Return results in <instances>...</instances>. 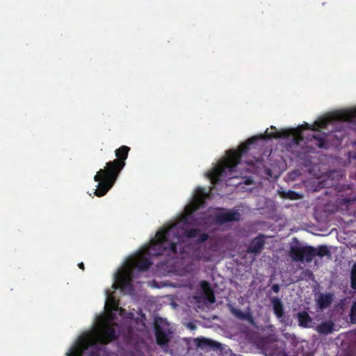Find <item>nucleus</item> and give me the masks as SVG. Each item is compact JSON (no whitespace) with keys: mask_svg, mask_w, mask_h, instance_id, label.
Wrapping results in <instances>:
<instances>
[{"mask_svg":"<svg viewBox=\"0 0 356 356\" xmlns=\"http://www.w3.org/2000/svg\"><path fill=\"white\" fill-rule=\"evenodd\" d=\"M158 238L155 236L154 238H152L150 241V244L148 246H145L143 251L140 252L137 257L134 259L131 264V268H136L140 271H145L149 268L152 263L150 260L145 257V255L156 257L157 255L152 254L149 252L151 247L153 245Z\"/></svg>","mask_w":356,"mask_h":356,"instance_id":"nucleus-7","label":"nucleus"},{"mask_svg":"<svg viewBox=\"0 0 356 356\" xmlns=\"http://www.w3.org/2000/svg\"><path fill=\"white\" fill-rule=\"evenodd\" d=\"M293 195H294V194L292 192H291V195H290L291 200L293 198Z\"/></svg>","mask_w":356,"mask_h":356,"instance_id":"nucleus-30","label":"nucleus"},{"mask_svg":"<svg viewBox=\"0 0 356 356\" xmlns=\"http://www.w3.org/2000/svg\"><path fill=\"white\" fill-rule=\"evenodd\" d=\"M188 327L191 329H193L195 327V326L191 323L188 324Z\"/></svg>","mask_w":356,"mask_h":356,"instance_id":"nucleus-28","label":"nucleus"},{"mask_svg":"<svg viewBox=\"0 0 356 356\" xmlns=\"http://www.w3.org/2000/svg\"><path fill=\"white\" fill-rule=\"evenodd\" d=\"M261 150L259 151V153H258V155L257 156H254L252 159H249V160H246L245 161V163L249 165H254V163H259L261 161Z\"/></svg>","mask_w":356,"mask_h":356,"instance_id":"nucleus-20","label":"nucleus"},{"mask_svg":"<svg viewBox=\"0 0 356 356\" xmlns=\"http://www.w3.org/2000/svg\"><path fill=\"white\" fill-rule=\"evenodd\" d=\"M275 314L277 318H282L284 314V307L278 298H273L271 300Z\"/></svg>","mask_w":356,"mask_h":356,"instance_id":"nucleus-16","label":"nucleus"},{"mask_svg":"<svg viewBox=\"0 0 356 356\" xmlns=\"http://www.w3.org/2000/svg\"><path fill=\"white\" fill-rule=\"evenodd\" d=\"M356 120V108L337 111L329 113L316 120L312 125L302 124L297 129H291V136L294 138L296 143L302 138V132L305 129L318 131L323 129L326 124L333 120Z\"/></svg>","mask_w":356,"mask_h":356,"instance_id":"nucleus-5","label":"nucleus"},{"mask_svg":"<svg viewBox=\"0 0 356 356\" xmlns=\"http://www.w3.org/2000/svg\"><path fill=\"white\" fill-rule=\"evenodd\" d=\"M332 300V298L331 295H321L318 298V304L321 308H324L329 305Z\"/></svg>","mask_w":356,"mask_h":356,"instance_id":"nucleus-17","label":"nucleus"},{"mask_svg":"<svg viewBox=\"0 0 356 356\" xmlns=\"http://www.w3.org/2000/svg\"><path fill=\"white\" fill-rule=\"evenodd\" d=\"M298 318H299L300 324L302 326L307 327V326L309 325V323H310L311 321L308 318V316H307V314H300L298 315Z\"/></svg>","mask_w":356,"mask_h":356,"instance_id":"nucleus-19","label":"nucleus"},{"mask_svg":"<svg viewBox=\"0 0 356 356\" xmlns=\"http://www.w3.org/2000/svg\"><path fill=\"white\" fill-rule=\"evenodd\" d=\"M197 348L205 349L209 348L213 350H218L221 348V343L205 337H197L194 339Z\"/></svg>","mask_w":356,"mask_h":356,"instance_id":"nucleus-13","label":"nucleus"},{"mask_svg":"<svg viewBox=\"0 0 356 356\" xmlns=\"http://www.w3.org/2000/svg\"><path fill=\"white\" fill-rule=\"evenodd\" d=\"M132 275L131 269L121 271L116 277V283L113 284L115 289H120L121 290L129 289L132 290Z\"/></svg>","mask_w":356,"mask_h":356,"instance_id":"nucleus-9","label":"nucleus"},{"mask_svg":"<svg viewBox=\"0 0 356 356\" xmlns=\"http://www.w3.org/2000/svg\"><path fill=\"white\" fill-rule=\"evenodd\" d=\"M202 288L204 289V293L205 296V299L209 303L215 302V296L213 291L210 288L209 284L207 281H202L201 283Z\"/></svg>","mask_w":356,"mask_h":356,"instance_id":"nucleus-15","label":"nucleus"},{"mask_svg":"<svg viewBox=\"0 0 356 356\" xmlns=\"http://www.w3.org/2000/svg\"><path fill=\"white\" fill-rule=\"evenodd\" d=\"M130 147L122 145L115 151L116 159L106 163L104 169H100L94 177V180L98 182L95 195L97 197L105 195L113 187L120 172L126 165Z\"/></svg>","mask_w":356,"mask_h":356,"instance_id":"nucleus-4","label":"nucleus"},{"mask_svg":"<svg viewBox=\"0 0 356 356\" xmlns=\"http://www.w3.org/2000/svg\"><path fill=\"white\" fill-rule=\"evenodd\" d=\"M179 222L173 224L167 229L159 231L156 234L158 241L151 247L149 252L154 255H162L171 254H176L178 252L177 244L181 245L184 238H193L197 237L196 245H200L209 239V234L200 233L198 228L184 229L179 227ZM183 224H184L182 222Z\"/></svg>","mask_w":356,"mask_h":356,"instance_id":"nucleus-2","label":"nucleus"},{"mask_svg":"<svg viewBox=\"0 0 356 356\" xmlns=\"http://www.w3.org/2000/svg\"><path fill=\"white\" fill-rule=\"evenodd\" d=\"M219 211L213 216V221L218 225H223L227 222L238 221L241 219V213L238 211L227 210L224 208H218Z\"/></svg>","mask_w":356,"mask_h":356,"instance_id":"nucleus-8","label":"nucleus"},{"mask_svg":"<svg viewBox=\"0 0 356 356\" xmlns=\"http://www.w3.org/2000/svg\"><path fill=\"white\" fill-rule=\"evenodd\" d=\"M78 266H79V268L80 269H81V270H83L85 269V268H84V264H83V262L79 263V264H78Z\"/></svg>","mask_w":356,"mask_h":356,"instance_id":"nucleus-27","label":"nucleus"},{"mask_svg":"<svg viewBox=\"0 0 356 356\" xmlns=\"http://www.w3.org/2000/svg\"><path fill=\"white\" fill-rule=\"evenodd\" d=\"M314 143L318 147H323L324 143L321 138H318L316 136H314Z\"/></svg>","mask_w":356,"mask_h":356,"instance_id":"nucleus-23","label":"nucleus"},{"mask_svg":"<svg viewBox=\"0 0 356 356\" xmlns=\"http://www.w3.org/2000/svg\"><path fill=\"white\" fill-rule=\"evenodd\" d=\"M209 194L206 192L205 188L198 186L195 190V194L192 202L188 204L184 212L180 216V221L184 225H190L194 226H201L206 223L207 218L204 213H202L200 216H195L194 213L204 205L205 199L208 197Z\"/></svg>","mask_w":356,"mask_h":356,"instance_id":"nucleus-6","label":"nucleus"},{"mask_svg":"<svg viewBox=\"0 0 356 356\" xmlns=\"http://www.w3.org/2000/svg\"><path fill=\"white\" fill-rule=\"evenodd\" d=\"M265 239L264 235H259L254 238L248 248L247 252L257 255L261 253L264 248Z\"/></svg>","mask_w":356,"mask_h":356,"instance_id":"nucleus-11","label":"nucleus"},{"mask_svg":"<svg viewBox=\"0 0 356 356\" xmlns=\"http://www.w3.org/2000/svg\"><path fill=\"white\" fill-rule=\"evenodd\" d=\"M133 334V330L131 327H127V334L124 336V339L125 343H129L131 341Z\"/></svg>","mask_w":356,"mask_h":356,"instance_id":"nucleus-21","label":"nucleus"},{"mask_svg":"<svg viewBox=\"0 0 356 356\" xmlns=\"http://www.w3.org/2000/svg\"><path fill=\"white\" fill-rule=\"evenodd\" d=\"M287 176H289V173H286V177Z\"/></svg>","mask_w":356,"mask_h":356,"instance_id":"nucleus-31","label":"nucleus"},{"mask_svg":"<svg viewBox=\"0 0 356 356\" xmlns=\"http://www.w3.org/2000/svg\"><path fill=\"white\" fill-rule=\"evenodd\" d=\"M154 330L156 343L162 347H168L170 341L169 334L157 324H155Z\"/></svg>","mask_w":356,"mask_h":356,"instance_id":"nucleus-12","label":"nucleus"},{"mask_svg":"<svg viewBox=\"0 0 356 356\" xmlns=\"http://www.w3.org/2000/svg\"><path fill=\"white\" fill-rule=\"evenodd\" d=\"M229 309L232 314L236 318L241 321H247L249 323H253V318L250 312H243L241 310L236 309L232 305H229Z\"/></svg>","mask_w":356,"mask_h":356,"instance_id":"nucleus-14","label":"nucleus"},{"mask_svg":"<svg viewBox=\"0 0 356 356\" xmlns=\"http://www.w3.org/2000/svg\"><path fill=\"white\" fill-rule=\"evenodd\" d=\"M272 290L275 292V293H278L279 291H280V286L278 284H273L272 286Z\"/></svg>","mask_w":356,"mask_h":356,"instance_id":"nucleus-26","label":"nucleus"},{"mask_svg":"<svg viewBox=\"0 0 356 356\" xmlns=\"http://www.w3.org/2000/svg\"><path fill=\"white\" fill-rule=\"evenodd\" d=\"M350 318L353 322L356 323V302L353 304L351 308Z\"/></svg>","mask_w":356,"mask_h":356,"instance_id":"nucleus-24","label":"nucleus"},{"mask_svg":"<svg viewBox=\"0 0 356 356\" xmlns=\"http://www.w3.org/2000/svg\"><path fill=\"white\" fill-rule=\"evenodd\" d=\"M285 196L289 197V191L285 193Z\"/></svg>","mask_w":356,"mask_h":356,"instance_id":"nucleus-29","label":"nucleus"},{"mask_svg":"<svg viewBox=\"0 0 356 356\" xmlns=\"http://www.w3.org/2000/svg\"><path fill=\"white\" fill-rule=\"evenodd\" d=\"M208 246L214 255L220 252V243L218 241L211 240L209 242Z\"/></svg>","mask_w":356,"mask_h":356,"instance_id":"nucleus-18","label":"nucleus"},{"mask_svg":"<svg viewBox=\"0 0 356 356\" xmlns=\"http://www.w3.org/2000/svg\"><path fill=\"white\" fill-rule=\"evenodd\" d=\"M179 252H180L181 254H182V253H183V251L180 249Z\"/></svg>","mask_w":356,"mask_h":356,"instance_id":"nucleus-32","label":"nucleus"},{"mask_svg":"<svg viewBox=\"0 0 356 356\" xmlns=\"http://www.w3.org/2000/svg\"><path fill=\"white\" fill-rule=\"evenodd\" d=\"M319 330H320V331L325 332H331L332 331L331 327L330 326L329 324H327V323L322 324L319 327Z\"/></svg>","mask_w":356,"mask_h":356,"instance_id":"nucleus-25","label":"nucleus"},{"mask_svg":"<svg viewBox=\"0 0 356 356\" xmlns=\"http://www.w3.org/2000/svg\"><path fill=\"white\" fill-rule=\"evenodd\" d=\"M352 287L356 289V264L353 266L351 274Z\"/></svg>","mask_w":356,"mask_h":356,"instance_id":"nucleus-22","label":"nucleus"},{"mask_svg":"<svg viewBox=\"0 0 356 356\" xmlns=\"http://www.w3.org/2000/svg\"><path fill=\"white\" fill-rule=\"evenodd\" d=\"M120 336L118 325L111 324L108 321L97 331L95 337L79 338L77 344L72 347L68 356H101L104 346L115 341Z\"/></svg>","mask_w":356,"mask_h":356,"instance_id":"nucleus-3","label":"nucleus"},{"mask_svg":"<svg viewBox=\"0 0 356 356\" xmlns=\"http://www.w3.org/2000/svg\"><path fill=\"white\" fill-rule=\"evenodd\" d=\"M193 257L197 260H203L209 261L212 259L214 254L210 250L208 245H199L194 249L193 252Z\"/></svg>","mask_w":356,"mask_h":356,"instance_id":"nucleus-10","label":"nucleus"},{"mask_svg":"<svg viewBox=\"0 0 356 356\" xmlns=\"http://www.w3.org/2000/svg\"><path fill=\"white\" fill-rule=\"evenodd\" d=\"M271 131L267 129L264 134L254 136L245 143L239 145L238 150H229L227 157L220 161L213 170L207 173V176L213 185H216L221 178H225L236 171V166L241 163L242 157L250 152L251 149H257L266 140L272 138H289V128L277 130L275 127H270Z\"/></svg>","mask_w":356,"mask_h":356,"instance_id":"nucleus-1","label":"nucleus"}]
</instances>
